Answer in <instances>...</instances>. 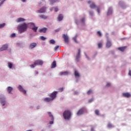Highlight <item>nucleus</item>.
<instances>
[{"mask_svg":"<svg viewBox=\"0 0 131 131\" xmlns=\"http://www.w3.org/2000/svg\"><path fill=\"white\" fill-rule=\"evenodd\" d=\"M8 66L10 69H12V68L13 67V64L11 62H8Z\"/></svg>","mask_w":131,"mask_h":131,"instance_id":"33","label":"nucleus"},{"mask_svg":"<svg viewBox=\"0 0 131 131\" xmlns=\"http://www.w3.org/2000/svg\"><path fill=\"white\" fill-rule=\"evenodd\" d=\"M71 115H72V113L68 110L64 111L63 113V118L66 120H69L71 118Z\"/></svg>","mask_w":131,"mask_h":131,"instance_id":"2","label":"nucleus"},{"mask_svg":"<svg viewBox=\"0 0 131 131\" xmlns=\"http://www.w3.org/2000/svg\"><path fill=\"white\" fill-rule=\"evenodd\" d=\"M90 8L91 9H97V11L98 14H100V7L96 6V4L95 3L93 2L91 5H90Z\"/></svg>","mask_w":131,"mask_h":131,"instance_id":"5","label":"nucleus"},{"mask_svg":"<svg viewBox=\"0 0 131 131\" xmlns=\"http://www.w3.org/2000/svg\"><path fill=\"white\" fill-rule=\"evenodd\" d=\"M119 6H120V7H121L122 9H125V8H126V6L124 4V3L122 1H120L119 3Z\"/></svg>","mask_w":131,"mask_h":131,"instance_id":"20","label":"nucleus"},{"mask_svg":"<svg viewBox=\"0 0 131 131\" xmlns=\"http://www.w3.org/2000/svg\"><path fill=\"white\" fill-rule=\"evenodd\" d=\"M58 94V92L54 91L53 93H51L49 96L50 97L51 99L54 101L56 98H57V94Z\"/></svg>","mask_w":131,"mask_h":131,"instance_id":"6","label":"nucleus"},{"mask_svg":"<svg viewBox=\"0 0 131 131\" xmlns=\"http://www.w3.org/2000/svg\"><path fill=\"white\" fill-rule=\"evenodd\" d=\"M97 34H98V35H99V36H102V33H101L100 31H98V32H97Z\"/></svg>","mask_w":131,"mask_h":131,"instance_id":"45","label":"nucleus"},{"mask_svg":"<svg viewBox=\"0 0 131 131\" xmlns=\"http://www.w3.org/2000/svg\"><path fill=\"white\" fill-rule=\"evenodd\" d=\"M77 36H78V35L76 34L75 36L73 38V40L76 42V43H78V41L76 40V38H77Z\"/></svg>","mask_w":131,"mask_h":131,"instance_id":"29","label":"nucleus"},{"mask_svg":"<svg viewBox=\"0 0 131 131\" xmlns=\"http://www.w3.org/2000/svg\"><path fill=\"white\" fill-rule=\"evenodd\" d=\"M79 94V92H78L77 91H76L74 92V95H78Z\"/></svg>","mask_w":131,"mask_h":131,"instance_id":"50","label":"nucleus"},{"mask_svg":"<svg viewBox=\"0 0 131 131\" xmlns=\"http://www.w3.org/2000/svg\"><path fill=\"white\" fill-rule=\"evenodd\" d=\"M39 17L41 18V19H43V20H46V19H48V16L43 14L39 15Z\"/></svg>","mask_w":131,"mask_h":131,"instance_id":"24","label":"nucleus"},{"mask_svg":"<svg viewBox=\"0 0 131 131\" xmlns=\"http://www.w3.org/2000/svg\"><path fill=\"white\" fill-rule=\"evenodd\" d=\"M5 2H6V0H3L1 1V2L0 3V7L1 6H2V5H3V4H4V3H5Z\"/></svg>","mask_w":131,"mask_h":131,"instance_id":"46","label":"nucleus"},{"mask_svg":"<svg viewBox=\"0 0 131 131\" xmlns=\"http://www.w3.org/2000/svg\"><path fill=\"white\" fill-rule=\"evenodd\" d=\"M60 90H61V92H63V88H60Z\"/></svg>","mask_w":131,"mask_h":131,"instance_id":"58","label":"nucleus"},{"mask_svg":"<svg viewBox=\"0 0 131 131\" xmlns=\"http://www.w3.org/2000/svg\"><path fill=\"white\" fill-rule=\"evenodd\" d=\"M31 66V67H33V64H32Z\"/></svg>","mask_w":131,"mask_h":131,"instance_id":"62","label":"nucleus"},{"mask_svg":"<svg viewBox=\"0 0 131 131\" xmlns=\"http://www.w3.org/2000/svg\"><path fill=\"white\" fill-rule=\"evenodd\" d=\"M71 74V73L70 71H67L65 72H60L59 73V75H60V76H62V75H70Z\"/></svg>","mask_w":131,"mask_h":131,"instance_id":"10","label":"nucleus"},{"mask_svg":"<svg viewBox=\"0 0 131 131\" xmlns=\"http://www.w3.org/2000/svg\"><path fill=\"white\" fill-rule=\"evenodd\" d=\"M47 114H48L49 117L50 118V119L51 121H49V124H54V116L53 114H52V113L50 112H47Z\"/></svg>","mask_w":131,"mask_h":131,"instance_id":"7","label":"nucleus"},{"mask_svg":"<svg viewBox=\"0 0 131 131\" xmlns=\"http://www.w3.org/2000/svg\"><path fill=\"white\" fill-rule=\"evenodd\" d=\"M60 30H61V28H58V29L55 30V32H59V31H60Z\"/></svg>","mask_w":131,"mask_h":131,"instance_id":"43","label":"nucleus"},{"mask_svg":"<svg viewBox=\"0 0 131 131\" xmlns=\"http://www.w3.org/2000/svg\"><path fill=\"white\" fill-rule=\"evenodd\" d=\"M110 85H111V83H107L106 84V88H109V86H110Z\"/></svg>","mask_w":131,"mask_h":131,"instance_id":"51","label":"nucleus"},{"mask_svg":"<svg viewBox=\"0 0 131 131\" xmlns=\"http://www.w3.org/2000/svg\"><path fill=\"white\" fill-rule=\"evenodd\" d=\"M40 38L41 40H46V39H47V38L43 36H40Z\"/></svg>","mask_w":131,"mask_h":131,"instance_id":"39","label":"nucleus"},{"mask_svg":"<svg viewBox=\"0 0 131 131\" xmlns=\"http://www.w3.org/2000/svg\"><path fill=\"white\" fill-rule=\"evenodd\" d=\"M91 94H93V90H92V89H90L87 92V95H91Z\"/></svg>","mask_w":131,"mask_h":131,"instance_id":"37","label":"nucleus"},{"mask_svg":"<svg viewBox=\"0 0 131 131\" xmlns=\"http://www.w3.org/2000/svg\"><path fill=\"white\" fill-rule=\"evenodd\" d=\"M113 13V9H112V7H110L108 10L107 15V16H110V15H112Z\"/></svg>","mask_w":131,"mask_h":131,"instance_id":"19","label":"nucleus"},{"mask_svg":"<svg viewBox=\"0 0 131 131\" xmlns=\"http://www.w3.org/2000/svg\"><path fill=\"white\" fill-rule=\"evenodd\" d=\"M94 100H95V99L94 98H92L90 99L89 100V103H92V102H94Z\"/></svg>","mask_w":131,"mask_h":131,"instance_id":"40","label":"nucleus"},{"mask_svg":"<svg viewBox=\"0 0 131 131\" xmlns=\"http://www.w3.org/2000/svg\"><path fill=\"white\" fill-rule=\"evenodd\" d=\"M74 75L76 79V82L78 81V79H79V77H80V74L79 73V72L78 71L75 70L74 71Z\"/></svg>","mask_w":131,"mask_h":131,"instance_id":"8","label":"nucleus"},{"mask_svg":"<svg viewBox=\"0 0 131 131\" xmlns=\"http://www.w3.org/2000/svg\"><path fill=\"white\" fill-rule=\"evenodd\" d=\"M38 74V72L37 71H35V75H37Z\"/></svg>","mask_w":131,"mask_h":131,"instance_id":"53","label":"nucleus"},{"mask_svg":"<svg viewBox=\"0 0 131 131\" xmlns=\"http://www.w3.org/2000/svg\"><path fill=\"white\" fill-rule=\"evenodd\" d=\"M98 48L99 49H101V48H102V43H99L98 44Z\"/></svg>","mask_w":131,"mask_h":131,"instance_id":"48","label":"nucleus"},{"mask_svg":"<svg viewBox=\"0 0 131 131\" xmlns=\"http://www.w3.org/2000/svg\"><path fill=\"white\" fill-rule=\"evenodd\" d=\"M112 46V43L109 40V39H107V42L106 45V48H110Z\"/></svg>","mask_w":131,"mask_h":131,"instance_id":"22","label":"nucleus"},{"mask_svg":"<svg viewBox=\"0 0 131 131\" xmlns=\"http://www.w3.org/2000/svg\"><path fill=\"white\" fill-rule=\"evenodd\" d=\"M126 48V47H120V48H118V50L119 51H121V52H124V50H125Z\"/></svg>","mask_w":131,"mask_h":131,"instance_id":"31","label":"nucleus"},{"mask_svg":"<svg viewBox=\"0 0 131 131\" xmlns=\"http://www.w3.org/2000/svg\"><path fill=\"white\" fill-rule=\"evenodd\" d=\"M0 100H1V103L2 104L3 106H5V105H6V100H5V97H4V96H0Z\"/></svg>","mask_w":131,"mask_h":131,"instance_id":"13","label":"nucleus"},{"mask_svg":"<svg viewBox=\"0 0 131 131\" xmlns=\"http://www.w3.org/2000/svg\"><path fill=\"white\" fill-rule=\"evenodd\" d=\"M49 2V5L51 6H53L54 4H56V3H59V0H48Z\"/></svg>","mask_w":131,"mask_h":131,"instance_id":"18","label":"nucleus"},{"mask_svg":"<svg viewBox=\"0 0 131 131\" xmlns=\"http://www.w3.org/2000/svg\"><path fill=\"white\" fill-rule=\"evenodd\" d=\"M11 37H15V36H16V34L15 33H12L11 35Z\"/></svg>","mask_w":131,"mask_h":131,"instance_id":"47","label":"nucleus"},{"mask_svg":"<svg viewBox=\"0 0 131 131\" xmlns=\"http://www.w3.org/2000/svg\"><path fill=\"white\" fill-rule=\"evenodd\" d=\"M59 46H56L54 47V51H57L58 50V49H59Z\"/></svg>","mask_w":131,"mask_h":131,"instance_id":"42","label":"nucleus"},{"mask_svg":"<svg viewBox=\"0 0 131 131\" xmlns=\"http://www.w3.org/2000/svg\"><path fill=\"white\" fill-rule=\"evenodd\" d=\"M107 127L108 128H112V127H114V125H112V124L110 123H108V124L107 125Z\"/></svg>","mask_w":131,"mask_h":131,"instance_id":"34","label":"nucleus"},{"mask_svg":"<svg viewBox=\"0 0 131 131\" xmlns=\"http://www.w3.org/2000/svg\"><path fill=\"white\" fill-rule=\"evenodd\" d=\"M13 91V88L11 87V86H8L7 88V92L8 93V94H11V92Z\"/></svg>","mask_w":131,"mask_h":131,"instance_id":"28","label":"nucleus"},{"mask_svg":"<svg viewBox=\"0 0 131 131\" xmlns=\"http://www.w3.org/2000/svg\"><path fill=\"white\" fill-rule=\"evenodd\" d=\"M58 11H59V9H58V8L56 7L54 8V12H58Z\"/></svg>","mask_w":131,"mask_h":131,"instance_id":"49","label":"nucleus"},{"mask_svg":"<svg viewBox=\"0 0 131 131\" xmlns=\"http://www.w3.org/2000/svg\"><path fill=\"white\" fill-rule=\"evenodd\" d=\"M129 75H130L131 76V71H129Z\"/></svg>","mask_w":131,"mask_h":131,"instance_id":"60","label":"nucleus"},{"mask_svg":"<svg viewBox=\"0 0 131 131\" xmlns=\"http://www.w3.org/2000/svg\"><path fill=\"white\" fill-rule=\"evenodd\" d=\"M63 15L62 14H59L58 15V17H57V21H58V22H60V21H62L63 20Z\"/></svg>","mask_w":131,"mask_h":131,"instance_id":"23","label":"nucleus"},{"mask_svg":"<svg viewBox=\"0 0 131 131\" xmlns=\"http://www.w3.org/2000/svg\"><path fill=\"white\" fill-rule=\"evenodd\" d=\"M36 43L34 42L33 43V48H35L36 47Z\"/></svg>","mask_w":131,"mask_h":131,"instance_id":"54","label":"nucleus"},{"mask_svg":"<svg viewBox=\"0 0 131 131\" xmlns=\"http://www.w3.org/2000/svg\"><path fill=\"white\" fill-rule=\"evenodd\" d=\"M106 37L107 38V39H109V34L106 33Z\"/></svg>","mask_w":131,"mask_h":131,"instance_id":"52","label":"nucleus"},{"mask_svg":"<svg viewBox=\"0 0 131 131\" xmlns=\"http://www.w3.org/2000/svg\"><path fill=\"white\" fill-rule=\"evenodd\" d=\"M87 60H88L89 61H90L91 60V58H90V57H89V56L88 55V54H86V53L84 52V53Z\"/></svg>","mask_w":131,"mask_h":131,"instance_id":"35","label":"nucleus"},{"mask_svg":"<svg viewBox=\"0 0 131 131\" xmlns=\"http://www.w3.org/2000/svg\"><path fill=\"white\" fill-rule=\"evenodd\" d=\"M88 4H92V1H88Z\"/></svg>","mask_w":131,"mask_h":131,"instance_id":"56","label":"nucleus"},{"mask_svg":"<svg viewBox=\"0 0 131 131\" xmlns=\"http://www.w3.org/2000/svg\"><path fill=\"white\" fill-rule=\"evenodd\" d=\"M8 48H9V46L8 44L4 45L1 48H0V52H3V51H6L8 50Z\"/></svg>","mask_w":131,"mask_h":131,"instance_id":"12","label":"nucleus"},{"mask_svg":"<svg viewBox=\"0 0 131 131\" xmlns=\"http://www.w3.org/2000/svg\"><path fill=\"white\" fill-rule=\"evenodd\" d=\"M24 21H25V19L20 17V18H17L16 22L17 23H19V22H24Z\"/></svg>","mask_w":131,"mask_h":131,"instance_id":"26","label":"nucleus"},{"mask_svg":"<svg viewBox=\"0 0 131 131\" xmlns=\"http://www.w3.org/2000/svg\"><path fill=\"white\" fill-rule=\"evenodd\" d=\"M39 108H40V106H37V109H39Z\"/></svg>","mask_w":131,"mask_h":131,"instance_id":"59","label":"nucleus"},{"mask_svg":"<svg viewBox=\"0 0 131 131\" xmlns=\"http://www.w3.org/2000/svg\"><path fill=\"white\" fill-rule=\"evenodd\" d=\"M30 49L31 50H32V49H33V43H31V45L30 46Z\"/></svg>","mask_w":131,"mask_h":131,"instance_id":"44","label":"nucleus"},{"mask_svg":"<svg viewBox=\"0 0 131 131\" xmlns=\"http://www.w3.org/2000/svg\"><path fill=\"white\" fill-rule=\"evenodd\" d=\"M49 43L50 45H55V43H56V41L52 39L49 41Z\"/></svg>","mask_w":131,"mask_h":131,"instance_id":"30","label":"nucleus"},{"mask_svg":"<svg viewBox=\"0 0 131 131\" xmlns=\"http://www.w3.org/2000/svg\"><path fill=\"white\" fill-rule=\"evenodd\" d=\"M47 30H48V28H43L42 29H39L38 30V32H40V33H46V32H47Z\"/></svg>","mask_w":131,"mask_h":131,"instance_id":"17","label":"nucleus"},{"mask_svg":"<svg viewBox=\"0 0 131 131\" xmlns=\"http://www.w3.org/2000/svg\"><path fill=\"white\" fill-rule=\"evenodd\" d=\"M50 10L51 11H53V8H50Z\"/></svg>","mask_w":131,"mask_h":131,"instance_id":"61","label":"nucleus"},{"mask_svg":"<svg viewBox=\"0 0 131 131\" xmlns=\"http://www.w3.org/2000/svg\"><path fill=\"white\" fill-rule=\"evenodd\" d=\"M5 25H6V24L5 23L0 24V28H3V27H5Z\"/></svg>","mask_w":131,"mask_h":131,"instance_id":"41","label":"nucleus"},{"mask_svg":"<svg viewBox=\"0 0 131 131\" xmlns=\"http://www.w3.org/2000/svg\"><path fill=\"white\" fill-rule=\"evenodd\" d=\"M85 17H83L80 19V20H78V19H75V23L79 26L80 25L82 27L85 26Z\"/></svg>","mask_w":131,"mask_h":131,"instance_id":"3","label":"nucleus"},{"mask_svg":"<svg viewBox=\"0 0 131 131\" xmlns=\"http://www.w3.org/2000/svg\"><path fill=\"white\" fill-rule=\"evenodd\" d=\"M95 114L98 116L100 115V111L98 110H95Z\"/></svg>","mask_w":131,"mask_h":131,"instance_id":"38","label":"nucleus"},{"mask_svg":"<svg viewBox=\"0 0 131 131\" xmlns=\"http://www.w3.org/2000/svg\"><path fill=\"white\" fill-rule=\"evenodd\" d=\"M62 37L65 41V42H67L68 43V42H69V36L66 35V34H63L62 35Z\"/></svg>","mask_w":131,"mask_h":131,"instance_id":"14","label":"nucleus"},{"mask_svg":"<svg viewBox=\"0 0 131 131\" xmlns=\"http://www.w3.org/2000/svg\"><path fill=\"white\" fill-rule=\"evenodd\" d=\"M18 89L19 91L21 92V93H23L25 95H26V91L25 90H24L22 86H21L20 85H18Z\"/></svg>","mask_w":131,"mask_h":131,"instance_id":"15","label":"nucleus"},{"mask_svg":"<svg viewBox=\"0 0 131 131\" xmlns=\"http://www.w3.org/2000/svg\"><path fill=\"white\" fill-rule=\"evenodd\" d=\"M56 66H57V64L56 63V61H53L52 63L51 64V68L52 69L56 68Z\"/></svg>","mask_w":131,"mask_h":131,"instance_id":"25","label":"nucleus"},{"mask_svg":"<svg viewBox=\"0 0 131 131\" xmlns=\"http://www.w3.org/2000/svg\"><path fill=\"white\" fill-rule=\"evenodd\" d=\"M44 102H46V103H50V102H53V100L51 98L47 97L44 99Z\"/></svg>","mask_w":131,"mask_h":131,"instance_id":"21","label":"nucleus"},{"mask_svg":"<svg viewBox=\"0 0 131 131\" xmlns=\"http://www.w3.org/2000/svg\"><path fill=\"white\" fill-rule=\"evenodd\" d=\"M37 27H35V25H34V24H33V31L34 32H36V31H37Z\"/></svg>","mask_w":131,"mask_h":131,"instance_id":"32","label":"nucleus"},{"mask_svg":"<svg viewBox=\"0 0 131 131\" xmlns=\"http://www.w3.org/2000/svg\"><path fill=\"white\" fill-rule=\"evenodd\" d=\"M43 64V61L41 60H37L34 62V65L35 66L36 65H40V66H42Z\"/></svg>","mask_w":131,"mask_h":131,"instance_id":"11","label":"nucleus"},{"mask_svg":"<svg viewBox=\"0 0 131 131\" xmlns=\"http://www.w3.org/2000/svg\"><path fill=\"white\" fill-rule=\"evenodd\" d=\"M123 96L125 97V98H129L130 97V94L128 93H123Z\"/></svg>","mask_w":131,"mask_h":131,"instance_id":"27","label":"nucleus"},{"mask_svg":"<svg viewBox=\"0 0 131 131\" xmlns=\"http://www.w3.org/2000/svg\"><path fill=\"white\" fill-rule=\"evenodd\" d=\"M89 15H90L91 16V17H93V16H94V15H95V13H94V11H89Z\"/></svg>","mask_w":131,"mask_h":131,"instance_id":"36","label":"nucleus"},{"mask_svg":"<svg viewBox=\"0 0 131 131\" xmlns=\"http://www.w3.org/2000/svg\"><path fill=\"white\" fill-rule=\"evenodd\" d=\"M47 11V7L46 6H43L40 10H38V12L39 14H45Z\"/></svg>","mask_w":131,"mask_h":131,"instance_id":"9","label":"nucleus"},{"mask_svg":"<svg viewBox=\"0 0 131 131\" xmlns=\"http://www.w3.org/2000/svg\"><path fill=\"white\" fill-rule=\"evenodd\" d=\"M17 29L20 33L25 32L27 30V24L24 23L18 26Z\"/></svg>","mask_w":131,"mask_h":131,"instance_id":"1","label":"nucleus"},{"mask_svg":"<svg viewBox=\"0 0 131 131\" xmlns=\"http://www.w3.org/2000/svg\"><path fill=\"white\" fill-rule=\"evenodd\" d=\"M81 50H80V49H79L78 52L76 55L75 58L76 62H78L80 61V58H81Z\"/></svg>","mask_w":131,"mask_h":131,"instance_id":"4","label":"nucleus"},{"mask_svg":"<svg viewBox=\"0 0 131 131\" xmlns=\"http://www.w3.org/2000/svg\"><path fill=\"white\" fill-rule=\"evenodd\" d=\"M21 2H23V3H25V2H26V0H21Z\"/></svg>","mask_w":131,"mask_h":131,"instance_id":"57","label":"nucleus"},{"mask_svg":"<svg viewBox=\"0 0 131 131\" xmlns=\"http://www.w3.org/2000/svg\"><path fill=\"white\" fill-rule=\"evenodd\" d=\"M91 131H96V130H95V128H94V127H92L91 128Z\"/></svg>","mask_w":131,"mask_h":131,"instance_id":"55","label":"nucleus"},{"mask_svg":"<svg viewBox=\"0 0 131 131\" xmlns=\"http://www.w3.org/2000/svg\"><path fill=\"white\" fill-rule=\"evenodd\" d=\"M31 29H32V30H33V28H31Z\"/></svg>","mask_w":131,"mask_h":131,"instance_id":"63","label":"nucleus"},{"mask_svg":"<svg viewBox=\"0 0 131 131\" xmlns=\"http://www.w3.org/2000/svg\"><path fill=\"white\" fill-rule=\"evenodd\" d=\"M84 112V108H82L78 111V112L77 113V115H78V116L82 115V114H83Z\"/></svg>","mask_w":131,"mask_h":131,"instance_id":"16","label":"nucleus"}]
</instances>
